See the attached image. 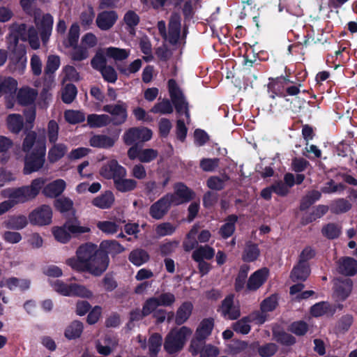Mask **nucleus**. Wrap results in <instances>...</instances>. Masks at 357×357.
<instances>
[{
  "label": "nucleus",
  "instance_id": "51",
  "mask_svg": "<svg viewBox=\"0 0 357 357\" xmlns=\"http://www.w3.org/2000/svg\"><path fill=\"white\" fill-rule=\"evenodd\" d=\"M52 233L54 238L62 243L68 242L72 237L70 232L65 227V223L61 227L52 228Z\"/></svg>",
  "mask_w": 357,
  "mask_h": 357
},
{
  "label": "nucleus",
  "instance_id": "56",
  "mask_svg": "<svg viewBox=\"0 0 357 357\" xmlns=\"http://www.w3.org/2000/svg\"><path fill=\"white\" fill-rule=\"evenodd\" d=\"M105 56L106 55L103 53V50L98 51L91 61V66L94 69L100 71L107 66Z\"/></svg>",
  "mask_w": 357,
  "mask_h": 357
},
{
  "label": "nucleus",
  "instance_id": "2",
  "mask_svg": "<svg viewBox=\"0 0 357 357\" xmlns=\"http://www.w3.org/2000/svg\"><path fill=\"white\" fill-rule=\"evenodd\" d=\"M22 150L25 153L23 169L24 174L38 172L43 167L46 155L45 139H38L36 132L30 131L23 139Z\"/></svg>",
  "mask_w": 357,
  "mask_h": 357
},
{
  "label": "nucleus",
  "instance_id": "63",
  "mask_svg": "<svg viewBox=\"0 0 357 357\" xmlns=\"http://www.w3.org/2000/svg\"><path fill=\"white\" fill-rule=\"evenodd\" d=\"M77 95V89L73 84H67L62 92V100L66 103H70L75 98Z\"/></svg>",
  "mask_w": 357,
  "mask_h": 357
},
{
  "label": "nucleus",
  "instance_id": "59",
  "mask_svg": "<svg viewBox=\"0 0 357 357\" xmlns=\"http://www.w3.org/2000/svg\"><path fill=\"white\" fill-rule=\"evenodd\" d=\"M89 51L86 47L83 46H74V49L70 53V59L74 61H81L89 57Z\"/></svg>",
  "mask_w": 357,
  "mask_h": 357
},
{
  "label": "nucleus",
  "instance_id": "19",
  "mask_svg": "<svg viewBox=\"0 0 357 357\" xmlns=\"http://www.w3.org/2000/svg\"><path fill=\"white\" fill-rule=\"evenodd\" d=\"M337 271L347 276H352L357 273V261L351 257H345L337 261Z\"/></svg>",
  "mask_w": 357,
  "mask_h": 357
},
{
  "label": "nucleus",
  "instance_id": "12",
  "mask_svg": "<svg viewBox=\"0 0 357 357\" xmlns=\"http://www.w3.org/2000/svg\"><path fill=\"white\" fill-rule=\"evenodd\" d=\"M108 264V255L103 251L99 250L92 259L88 264H86L84 270L89 271L94 275H100L107 269Z\"/></svg>",
  "mask_w": 357,
  "mask_h": 357
},
{
  "label": "nucleus",
  "instance_id": "47",
  "mask_svg": "<svg viewBox=\"0 0 357 357\" xmlns=\"http://www.w3.org/2000/svg\"><path fill=\"white\" fill-rule=\"evenodd\" d=\"M79 37V26L77 24L71 25L67 39L64 40L63 44L66 47H74L77 45Z\"/></svg>",
  "mask_w": 357,
  "mask_h": 357
},
{
  "label": "nucleus",
  "instance_id": "44",
  "mask_svg": "<svg viewBox=\"0 0 357 357\" xmlns=\"http://www.w3.org/2000/svg\"><path fill=\"white\" fill-rule=\"evenodd\" d=\"M229 180L227 174H222L221 177L213 176L208 178L206 184L212 190H221L225 188V183Z\"/></svg>",
  "mask_w": 357,
  "mask_h": 357
},
{
  "label": "nucleus",
  "instance_id": "23",
  "mask_svg": "<svg viewBox=\"0 0 357 357\" xmlns=\"http://www.w3.org/2000/svg\"><path fill=\"white\" fill-rule=\"evenodd\" d=\"M65 227L70 232L72 236H79L89 233L91 228L88 225H82L77 218H70L65 222Z\"/></svg>",
  "mask_w": 357,
  "mask_h": 357
},
{
  "label": "nucleus",
  "instance_id": "24",
  "mask_svg": "<svg viewBox=\"0 0 357 357\" xmlns=\"http://www.w3.org/2000/svg\"><path fill=\"white\" fill-rule=\"evenodd\" d=\"M68 147L62 143H52L47 152V160L49 163L54 164L67 153Z\"/></svg>",
  "mask_w": 357,
  "mask_h": 357
},
{
  "label": "nucleus",
  "instance_id": "16",
  "mask_svg": "<svg viewBox=\"0 0 357 357\" xmlns=\"http://www.w3.org/2000/svg\"><path fill=\"white\" fill-rule=\"evenodd\" d=\"M119 18L115 10H103L100 12L96 17V26L102 31H108L113 27Z\"/></svg>",
  "mask_w": 357,
  "mask_h": 357
},
{
  "label": "nucleus",
  "instance_id": "17",
  "mask_svg": "<svg viewBox=\"0 0 357 357\" xmlns=\"http://www.w3.org/2000/svg\"><path fill=\"white\" fill-rule=\"evenodd\" d=\"M172 203L167 195L159 199L149 208V215L155 220H161L168 213Z\"/></svg>",
  "mask_w": 357,
  "mask_h": 357
},
{
  "label": "nucleus",
  "instance_id": "46",
  "mask_svg": "<svg viewBox=\"0 0 357 357\" xmlns=\"http://www.w3.org/2000/svg\"><path fill=\"white\" fill-rule=\"evenodd\" d=\"M95 11L91 6L86 7L81 13L79 19L82 26L89 28L93 22Z\"/></svg>",
  "mask_w": 357,
  "mask_h": 357
},
{
  "label": "nucleus",
  "instance_id": "25",
  "mask_svg": "<svg viewBox=\"0 0 357 357\" xmlns=\"http://www.w3.org/2000/svg\"><path fill=\"white\" fill-rule=\"evenodd\" d=\"M66 183L63 179H56L45 186H43V193L47 197H56L60 195L65 190Z\"/></svg>",
  "mask_w": 357,
  "mask_h": 357
},
{
  "label": "nucleus",
  "instance_id": "57",
  "mask_svg": "<svg viewBox=\"0 0 357 357\" xmlns=\"http://www.w3.org/2000/svg\"><path fill=\"white\" fill-rule=\"evenodd\" d=\"M162 336L158 333L153 334L149 340V349L151 355H155L162 345Z\"/></svg>",
  "mask_w": 357,
  "mask_h": 357
},
{
  "label": "nucleus",
  "instance_id": "45",
  "mask_svg": "<svg viewBox=\"0 0 357 357\" xmlns=\"http://www.w3.org/2000/svg\"><path fill=\"white\" fill-rule=\"evenodd\" d=\"M289 82V80L286 77H278L276 79H273L268 85V89L274 93L271 96V98H274L275 95L284 96L282 89H280V86H283L284 84H287Z\"/></svg>",
  "mask_w": 357,
  "mask_h": 357
},
{
  "label": "nucleus",
  "instance_id": "48",
  "mask_svg": "<svg viewBox=\"0 0 357 357\" xmlns=\"http://www.w3.org/2000/svg\"><path fill=\"white\" fill-rule=\"evenodd\" d=\"M173 112V107L170 101L167 99H163L155 104L151 109V112L160 114H171Z\"/></svg>",
  "mask_w": 357,
  "mask_h": 357
},
{
  "label": "nucleus",
  "instance_id": "55",
  "mask_svg": "<svg viewBox=\"0 0 357 357\" xmlns=\"http://www.w3.org/2000/svg\"><path fill=\"white\" fill-rule=\"evenodd\" d=\"M51 286L59 294L64 296H70L71 284H66L62 280H56L51 283Z\"/></svg>",
  "mask_w": 357,
  "mask_h": 357
},
{
  "label": "nucleus",
  "instance_id": "33",
  "mask_svg": "<svg viewBox=\"0 0 357 357\" xmlns=\"http://www.w3.org/2000/svg\"><path fill=\"white\" fill-rule=\"evenodd\" d=\"M103 53L105 54L107 57L112 59L115 61H118L126 59L130 55V50L114 47H109L103 49Z\"/></svg>",
  "mask_w": 357,
  "mask_h": 357
},
{
  "label": "nucleus",
  "instance_id": "28",
  "mask_svg": "<svg viewBox=\"0 0 357 357\" xmlns=\"http://www.w3.org/2000/svg\"><path fill=\"white\" fill-rule=\"evenodd\" d=\"M126 176H120L114 182L115 188L121 192L134 190L137 186V182L133 178H126Z\"/></svg>",
  "mask_w": 357,
  "mask_h": 357
},
{
  "label": "nucleus",
  "instance_id": "37",
  "mask_svg": "<svg viewBox=\"0 0 357 357\" xmlns=\"http://www.w3.org/2000/svg\"><path fill=\"white\" fill-rule=\"evenodd\" d=\"M128 259L132 264L139 266L149 260V255L146 250L137 248L130 253Z\"/></svg>",
  "mask_w": 357,
  "mask_h": 357
},
{
  "label": "nucleus",
  "instance_id": "39",
  "mask_svg": "<svg viewBox=\"0 0 357 357\" xmlns=\"http://www.w3.org/2000/svg\"><path fill=\"white\" fill-rule=\"evenodd\" d=\"M13 141L5 136L0 135V161L6 162L10 158L9 149L13 146Z\"/></svg>",
  "mask_w": 357,
  "mask_h": 357
},
{
  "label": "nucleus",
  "instance_id": "15",
  "mask_svg": "<svg viewBox=\"0 0 357 357\" xmlns=\"http://www.w3.org/2000/svg\"><path fill=\"white\" fill-rule=\"evenodd\" d=\"M172 205H179L193 199L195 193L187 186L178 183L174 187V192L166 195Z\"/></svg>",
  "mask_w": 357,
  "mask_h": 357
},
{
  "label": "nucleus",
  "instance_id": "9",
  "mask_svg": "<svg viewBox=\"0 0 357 357\" xmlns=\"http://www.w3.org/2000/svg\"><path fill=\"white\" fill-rule=\"evenodd\" d=\"M28 218L29 222L33 225H48L52 222V208L46 204L40 206L30 212Z\"/></svg>",
  "mask_w": 357,
  "mask_h": 357
},
{
  "label": "nucleus",
  "instance_id": "61",
  "mask_svg": "<svg viewBox=\"0 0 357 357\" xmlns=\"http://www.w3.org/2000/svg\"><path fill=\"white\" fill-rule=\"evenodd\" d=\"M64 116L66 120L71 124L82 122L85 119V116L82 112L75 110L66 111L64 114Z\"/></svg>",
  "mask_w": 357,
  "mask_h": 357
},
{
  "label": "nucleus",
  "instance_id": "40",
  "mask_svg": "<svg viewBox=\"0 0 357 357\" xmlns=\"http://www.w3.org/2000/svg\"><path fill=\"white\" fill-rule=\"evenodd\" d=\"M100 248L107 255H117L124 251V248L116 241H103Z\"/></svg>",
  "mask_w": 357,
  "mask_h": 357
},
{
  "label": "nucleus",
  "instance_id": "32",
  "mask_svg": "<svg viewBox=\"0 0 357 357\" xmlns=\"http://www.w3.org/2000/svg\"><path fill=\"white\" fill-rule=\"evenodd\" d=\"M114 202V196L111 191H106L103 194L96 197L92 201V204L100 208H108Z\"/></svg>",
  "mask_w": 357,
  "mask_h": 357
},
{
  "label": "nucleus",
  "instance_id": "3",
  "mask_svg": "<svg viewBox=\"0 0 357 357\" xmlns=\"http://www.w3.org/2000/svg\"><path fill=\"white\" fill-rule=\"evenodd\" d=\"M45 182V178H37L33 179L30 185L3 189L1 191V196L7 199L13 206L24 204L35 199Z\"/></svg>",
  "mask_w": 357,
  "mask_h": 357
},
{
  "label": "nucleus",
  "instance_id": "5",
  "mask_svg": "<svg viewBox=\"0 0 357 357\" xmlns=\"http://www.w3.org/2000/svg\"><path fill=\"white\" fill-rule=\"evenodd\" d=\"M98 251L97 246L92 243L84 244L79 246L76 252L77 259H68L66 263L74 270L84 271L86 264H88Z\"/></svg>",
  "mask_w": 357,
  "mask_h": 357
},
{
  "label": "nucleus",
  "instance_id": "4",
  "mask_svg": "<svg viewBox=\"0 0 357 357\" xmlns=\"http://www.w3.org/2000/svg\"><path fill=\"white\" fill-rule=\"evenodd\" d=\"M192 333V331L187 327L172 329L167 335L164 344L165 350L169 354H174L181 350L188 339Z\"/></svg>",
  "mask_w": 357,
  "mask_h": 357
},
{
  "label": "nucleus",
  "instance_id": "7",
  "mask_svg": "<svg viewBox=\"0 0 357 357\" xmlns=\"http://www.w3.org/2000/svg\"><path fill=\"white\" fill-rule=\"evenodd\" d=\"M168 88L172 101L175 106L176 112L179 114H184L187 119H188L190 118V114L188 102L185 101L183 94L177 86L175 80H169Z\"/></svg>",
  "mask_w": 357,
  "mask_h": 357
},
{
  "label": "nucleus",
  "instance_id": "30",
  "mask_svg": "<svg viewBox=\"0 0 357 357\" xmlns=\"http://www.w3.org/2000/svg\"><path fill=\"white\" fill-rule=\"evenodd\" d=\"M112 123V118L107 114H89L87 123L91 128H102Z\"/></svg>",
  "mask_w": 357,
  "mask_h": 357
},
{
  "label": "nucleus",
  "instance_id": "50",
  "mask_svg": "<svg viewBox=\"0 0 357 357\" xmlns=\"http://www.w3.org/2000/svg\"><path fill=\"white\" fill-rule=\"evenodd\" d=\"M176 227L170 222H162L156 225L155 228V234L158 237L170 236L174 233Z\"/></svg>",
  "mask_w": 357,
  "mask_h": 357
},
{
  "label": "nucleus",
  "instance_id": "21",
  "mask_svg": "<svg viewBox=\"0 0 357 357\" xmlns=\"http://www.w3.org/2000/svg\"><path fill=\"white\" fill-rule=\"evenodd\" d=\"M353 283L350 279L340 280L335 281V294L340 301L345 300L351 294Z\"/></svg>",
  "mask_w": 357,
  "mask_h": 357
},
{
  "label": "nucleus",
  "instance_id": "13",
  "mask_svg": "<svg viewBox=\"0 0 357 357\" xmlns=\"http://www.w3.org/2000/svg\"><path fill=\"white\" fill-rule=\"evenodd\" d=\"M100 174L106 179H113L114 182L120 176H127V171L116 160L112 159L102 165Z\"/></svg>",
  "mask_w": 357,
  "mask_h": 357
},
{
  "label": "nucleus",
  "instance_id": "11",
  "mask_svg": "<svg viewBox=\"0 0 357 357\" xmlns=\"http://www.w3.org/2000/svg\"><path fill=\"white\" fill-rule=\"evenodd\" d=\"M152 135V130L148 128H132L124 133L123 141L127 145H131L137 142H147Z\"/></svg>",
  "mask_w": 357,
  "mask_h": 357
},
{
  "label": "nucleus",
  "instance_id": "53",
  "mask_svg": "<svg viewBox=\"0 0 357 357\" xmlns=\"http://www.w3.org/2000/svg\"><path fill=\"white\" fill-rule=\"evenodd\" d=\"M70 296H79L82 298H90L93 296V292L85 286L72 283Z\"/></svg>",
  "mask_w": 357,
  "mask_h": 357
},
{
  "label": "nucleus",
  "instance_id": "26",
  "mask_svg": "<svg viewBox=\"0 0 357 357\" xmlns=\"http://www.w3.org/2000/svg\"><path fill=\"white\" fill-rule=\"evenodd\" d=\"M268 271L266 268H262L255 272L249 278L247 288L254 291L262 285L266 280Z\"/></svg>",
  "mask_w": 357,
  "mask_h": 357
},
{
  "label": "nucleus",
  "instance_id": "35",
  "mask_svg": "<svg viewBox=\"0 0 357 357\" xmlns=\"http://www.w3.org/2000/svg\"><path fill=\"white\" fill-rule=\"evenodd\" d=\"M215 255V250L208 245H202L193 252L192 257L195 261L210 260Z\"/></svg>",
  "mask_w": 357,
  "mask_h": 357
},
{
  "label": "nucleus",
  "instance_id": "42",
  "mask_svg": "<svg viewBox=\"0 0 357 357\" xmlns=\"http://www.w3.org/2000/svg\"><path fill=\"white\" fill-rule=\"evenodd\" d=\"M83 331V324L79 321H74L69 324L65 331V336L68 340L78 338Z\"/></svg>",
  "mask_w": 357,
  "mask_h": 357
},
{
  "label": "nucleus",
  "instance_id": "31",
  "mask_svg": "<svg viewBox=\"0 0 357 357\" xmlns=\"http://www.w3.org/2000/svg\"><path fill=\"white\" fill-rule=\"evenodd\" d=\"M6 124L11 132L18 134L23 128L24 120L20 114H11L6 118Z\"/></svg>",
  "mask_w": 357,
  "mask_h": 357
},
{
  "label": "nucleus",
  "instance_id": "20",
  "mask_svg": "<svg viewBox=\"0 0 357 357\" xmlns=\"http://www.w3.org/2000/svg\"><path fill=\"white\" fill-rule=\"evenodd\" d=\"M29 218L24 215H12L3 222V225L10 230H21L28 225Z\"/></svg>",
  "mask_w": 357,
  "mask_h": 357
},
{
  "label": "nucleus",
  "instance_id": "60",
  "mask_svg": "<svg viewBox=\"0 0 357 357\" xmlns=\"http://www.w3.org/2000/svg\"><path fill=\"white\" fill-rule=\"evenodd\" d=\"M332 312L330 305L325 302L317 303L311 307V313L314 317L331 314Z\"/></svg>",
  "mask_w": 357,
  "mask_h": 357
},
{
  "label": "nucleus",
  "instance_id": "43",
  "mask_svg": "<svg viewBox=\"0 0 357 357\" xmlns=\"http://www.w3.org/2000/svg\"><path fill=\"white\" fill-rule=\"evenodd\" d=\"M127 26V29L131 34L135 33V28L139 22V15L133 10L127 11L123 19Z\"/></svg>",
  "mask_w": 357,
  "mask_h": 357
},
{
  "label": "nucleus",
  "instance_id": "29",
  "mask_svg": "<svg viewBox=\"0 0 357 357\" xmlns=\"http://www.w3.org/2000/svg\"><path fill=\"white\" fill-rule=\"evenodd\" d=\"M193 309V305L190 302H184L178 308L175 322L178 325H181L185 323L190 317Z\"/></svg>",
  "mask_w": 357,
  "mask_h": 357
},
{
  "label": "nucleus",
  "instance_id": "1",
  "mask_svg": "<svg viewBox=\"0 0 357 357\" xmlns=\"http://www.w3.org/2000/svg\"><path fill=\"white\" fill-rule=\"evenodd\" d=\"M18 37L23 41H29L33 50L40 47L38 31L33 26H27L25 24L15 23L10 26L8 49L12 50L11 61L15 64V70L22 74L26 67V51L24 46H17Z\"/></svg>",
  "mask_w": 357,
  "mask_h": 357
},
{
  "label": "nucleus",
  "instance_id": "58",
  "mask_svg": "<svg viewBox=\"0 0 357 357\" xmlns=\"http://www.w3.org/2000/svg\"><path fill=\"white\" fill-rule=\"evenodd\" d=\"M322 234L329 239H333L339 236L341 228L337 225L329 223L321 229Z\"/></svg>",
  "mask_w": 357,
  "mask_h": 357
},
{
  "label": "nucleus",
  "instance_id": "14",
  "mask_svg": "<svg viewBox=\"0 0 357 357\" xmlns=\"http://www.w3.org/2000/svg\"><path fill=\"white\" fill-rule=\"evenodd\" d=\"M102 110L111 114L112 123L115 126L123 123L127 119V105L123 102H119L116 105H104Z\"/></svg>",
  "mask_w": 357,
  "mask_h": 357
},
{
  "label": "nucleus",
  "instance_id": "10",
  "mask_svg": "<svg viewBox=\"0 0 357 357\" xmlns=\"http://www.w3.org/2000/svg\"><path fill=\"white\" fill-rule=\"evenodd\" d=\"M218 311L221 315L229 320H235L241 316L240 305L234 301L233 294H229L222 301Z\"/></svg>",
  "mask_w": 357,
  "mask_h": 357
},
{
  "label": "nucleus",
  "instance_id": "64",
  "mask_svg": "<svg viewBox=\"0 0 357 357\" xmlns=\"http://www.w3.org/2000/svg\"><path fill=\"white\" fill-rule=\"evenodd\" d=\"M351 208L350 203L343 199L335 201L331 205V211L334 213H345Z\"/></svg>",
  "mask_w": 357,
  "mask_h": 357
},
{
  "label": "nucleus",
  "instance_id": "8",
  "mask_svg": "<svg viewBox=\"0 0 357 357\" xmlns=\"http://www.w3.org/2000/svg\"><path fill=\"white\" fill-rule=\"evenodd\" d=\"M32 17L36 27L40 32L42 40L44 43H47L52 30L53 17L49 13L43 14L40 9L36 10Z\"/></svg>",
  "mask_w": 357,
  "mask_h": 357
},
{
  "label": "nucleus",
  "instance_id": "22",
  "mask_svg": "<svg viewBox=\"0 0 357 357\" xmlns=\"http://www.w3.org/2000/svg\"><path fill=\"white\" fill-rule=\"evenodd\" d=\"M117 137L98 134L93 135L89 142L92 147L110 149L114 146Z\"/></svg>",
  "mask_w": 357,
  "mask_h": 357
},
{
  "label": "nucleus",
  "instance_id": "49",
  "mask_svg": "<svg viewBox=\"0 0 357 357\" xmlns=\"http://www.w3.org/2000/svg\"><path fill=\"white\" fill-rule=\"evenodd\" d=\"M236 221L237 216L232 215L228 217L226 223L222 226L220 231L223 238H228L233 234Z\"/></svg>",
  "mask_w": 357,
  "mask_h": 357
},
{
  "label": "nucleus",
  "instance_id": "18",
  "mask_svg": "<svg viewBox=\"0 0 357 357\" xmlns=\"http://www.w3.org/2000/svg\"><path fill=\"white\" fill-rule=\"evenodd\" d=\"M119 344L118 339L112 335H106L102 342L98 340L96 343L97 351L103 356H109L117 347Z\"/></svg>",
  "mask_w": 357,
  "mask_h": 357
},
{
  "label": "nucleus",
  "instance_id": "52",
  "mask_svg": "<svg viewBox=\"0 0 357 357\" xmlns=\"http://www.w3.org/2000/svg\"><path fill=\"white\" fill-rule=\"evenodd\" d=\"M250 323V320L248 316H246L234 323L232 325V328L235 332L238 333L245 335L250 331L251 326Z\"/></svg>",
  "mask_w": 357,
  "mask_h": 357
},
{
  "label": "nucleus",
  "instance_id": "54",
  "mask_svg": "<svg viewBox=\"0 0 357 357\" xmlns=\"http://www.w3.org/2000/svg\"><path fill=\"white\" fill-rule=\"evenodd\" d=\"M198 227L195 225L187 234L186 239L183 242V248L185 251H190L195 248L197 245L195 236L198 232Z\"/></svg>",
  "mask_w": 357,
  "mask_h": 357
},
{
  "label": "nucleus",
  "instance_id": "27",
  "mask_svg": "<svg viewBox=\"0 0 357 357\" xmlns=\"http://www.w3.org/2000/svg\"><path fill=\"white\" fill-rule=\"evenodd\" d=\"M214 326V320L211 318L203 319L198 325L195 336L206 340L211 334Z\"/></svg>",
  "mask_w": 357,
  "mask_h": 357
},
{
  "label": "nucleus",
  "instance_id": "62",
  "mask_svg": "<svg viewBox=\"0 0 357 357\" xmlns=\"http://www.w3.org/2000/svg\"><path fill=\"white\" fill-rule=\"evenodd\" d=\"M259 255V250L255 244H248L243 256V260L246 261H252L255 260Z\"/></svg>",
  "mask_w": 357,
  "mask_h": 357
},
{
  "label": "nucleus",
  "instance_id": "34",
  "mask_svg": "<svg viewBox=\"0 0 357 357\" xmlns=\"http://www.w3.org/2000/svg\"><path fill=\"white\" fill-rule=\"evenodd\" d=\"M31 281L26 278H10L5 280L4 286L10 290H15L17 288L21 291H25L29 289Z\"/></svg>",
  "mask_w": 357,
  "mask_h": 357
},
{
  "label": "nucleus",
  "instance_id": "6",
  "mask_svg": "<svg viewBox=\"0 0 357 357\" xmlns=\"http://www.w3.org/2000/svg\"><path fill=\"white\" fill-rule=\"evenodd\" d=\"M158 29L160 35L172 44H176L180 37L181 16L176 13L172 14L169 22L168 34L166 32V24L162 20L158 22Z\"/></svg>",
  "mask_w": 357,
  "mask_h": 357
},
{
  "label": "nucleus",
  "instance_id": "41",
  "mask_svg": "<svg viewBox=\"0 0 357 357\" xmlns=\"http://www.w3.org/2000/svg\"><path fill=\"white\" fill-rule=\"evenodd\" d=\"M17 87L16 80L11 77L0 79V96L15 93Z\"/></svg>",
  "mask_w": 357,
  "mask_h": 357
},
{
  "label": "nucleus",
  "instance_id": "36",
  "mask_svg": "<svg viewBox=\"0 0 357 357\" xmlns=\"http://www.w3.org/2000/svg\"><path fill=\"white\" fill-rule=\"evenodd\" d=\"M35 89L29 87L21 89L17 94V100L20 105H26L31 104L37 96Z\"/></svg>",
  "mask_w": 357,
  "mask_h": 357
},
{
  "label": "nucleus",
  "instance_id": "38",
  "mask_svg": "<svg viewBox=\"0 0 357 357\" xmlns=\"http://www.w3.org/2000/svg\"><path fill=\"white\" fill-rule=\"evenodd\" d=\"M310 273L309 265H303L300 266V264L294 267L291 272V279L292 281H304L305 280Z\"/></svg>",
  "mask_w": 357,
  "mask_h": 357
}]
</instances>
